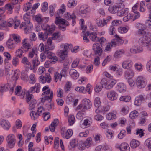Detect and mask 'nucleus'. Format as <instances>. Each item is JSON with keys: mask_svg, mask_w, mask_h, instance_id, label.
<instances>
[{"mask_svg": "<svg viewBox=\"0 0 151 151\" xmlns=\"http://www.w3.org/2000/svg\"><path fill=\"white\" fill-rule=\"evenodd\" d=\"M124 52V51L123 49L117 50L114 54V57L116 58H117L120 56V55L123 54Z\"/></svg>", "mask_w": 151, "mask_h": 151, "instance_id": "nucleus-55", "label": "nucleus"}, {"mask_svg": "<svg viewBox=\"0 0 151 151\" xmlns=\"http://www.w3.org/2000/svg\"><path fill=\"white\" fill-rule=\"evenodd\" d=\"M0 125L5 130H8L10 128L11 125L9 122L4 119L0 120Z\"/></svg>", "mask_w": 151, "mask_h": 151, "instance_id": "nucleus-14", "label": "nucleus"}, {"mask_svg": "<svg viewBox=\"0 0 151 151\" xmlns=\"http://www.w3.org/2000/svg\"><path fill=\"white\" fill-rule=\"evenodd\" d=\"M107 96L109 100L114 101L117 99L118 94L114 91L111 90L107 93Z\"/></svg>", "mask_w": 151, "mask_h": 151, "instance_id": "nucleus-15", "label": "nucleus"}, {"mask_svg": "<svg viewBox=\"0 0 151 151\" xmlns=\"http://www.w3.org/2000/svg\"><path fill=\"white\" fill-rule=\"evenodd\" d=\"M92 122L91 119L90 118L86 119L84 120L83 124L84 125L87 126L88 127H89Z\"/></svg>", "mask_w": 151, "mask_h": 151, "instance_id": "nucleus-57", "label": "nucleus"}, {"mask_svg": "<svg viewBox=\"0 0 151 151\" xmlns=\"http://www.w3.org/2000/svg\"><path fill=\"white\" fill-rule=\"evenodd\" d=\"M13 7V5L11 4H7L5 5V9L8 10L7 13L9 14H10L12 13Z\"/></svg>", "mask_w": 151, "mask_h": 151, "instance_id": "nucleus-36", "label": "nucleus"}, {"mask_svg": "<svg viewBox=\"0 0 151 151\" xmlns=\"http://www.w3.org/2000/svg\"><path fill=\"white\" fill-rule=\"evenodd\" d=\"M101 83L106 89H110L113 86L108 81L107 82L105 78L102 79L101 81Z\"/></svg>", "mask_w": 151, "mask_h": 151, "instance_id": "nucleus-30", "label": "nucleus"}, {"mask_svg": "<svg viewBox=\"0 0 151 151\" xmlns=\"http://www.w3.org/2000/svg\"><path fill=\"white\" fill-rule=\"evenodd\" d=\"M86 115V112L85 111H79L77 113L76 117L78 119H81L83 116Z\"/></svg>", "mask_w": 151, "mask_h": 151, "instance_id": "nucleus-52", "label": "nucleus"}, {"mask_svg": "<svg viewBox=\"0 0 151 151\" xmlns=\"http://www.w3.org/2000/svg\"><path fill=\"white\" fill-rule=\"evenodd\" d=\"M145 100L144 96L141 95L136 97L134 104L137 106L140 105L142 102Z\"/></svg>", "mask_w": 151, "mask_h": 151, "instance_id": "nucleus-22", "label": "nucleus"}, {"mask_svg": "<svg viewBox=\"0 0 151 151\" xmlns=\"http://www.w3.org/2000/svg\"><path fill=\"white\" fill-rule=\"evenodd\" d=\"M135 82L137 87L139 89H142L146 86L147 80L145 77L139 76L137 78Z\"/></svg>", "mask_w": 151, "mask_h": 151, "instance_id": "nucleus-3", "label": "nucleus"}, {"mask_svg": "<svg viewBox=\"0 0 151 151\" xmlns=\"http://www.w3.org/2000/svg\"><path fill=\"white\" fill-rule=\"evenodd\" d=\"M101 104L100 98L99 97H96L94 101V104L95 106L98 108L100 106Z\"/></svg>", "mask_w": 151, "mask_h": 151, "instance_id": "nucleus-60", "label": "nucleus"}, {"mask_svg": "<svg viewBox=\"0 0 151 151\" xmlns=\"http://www.w3.org/2000/svg\"><path fill=\"white\" fill-rule=\"evenodd\" d=\"M65 6L64 4H63L60 8L55 14L56 16L55 20V23L56 25H64L65 24L66 21L64 19L61 18V17L63 13L65 11Z\"/></svg>", "mask_w": 151, "mask_h": 151, "instance_id": "nucleus-1", "label": "nucleus"}, {"mask_svg": "<svg viewBox=\"0 0 151 151\" xmlns=\"http://www.w3.org/2000/svg\"><path fill=\"white\" fill-rule=\"evenodd\" d=\"M15 136L12 134L8 135L6 138V140L9 147L10 148H13L15 144Z\"/></svg>", "mask_w": 151, "mask_h": 151, "instance_id": "nucleus-8", "label": "nucleus"}, {"mask_svg": "<svg viewBox=\"0 0 151 151\" xmlns=\"http://www.w3.org/2000/svg\"><path fill=\"white\" fill-rule=\"evenodd\" d=\"M36 50L35 48H32L29 51L28 54V57L29 58H32L34 56V57H37V55L36 52Z\"/></svg>", "mask_w": 151, "mask_h": 151, "instance_id": "nucleus-41", "label": "nucleus"}, {"mask_svg": "<svg viewBox=\"0 0 151 151\" xmlns=\"http://www.w3.org/2000/svg\"><path fill=\"white\" fill-rule=\"evenodd\" d=\"M115 37L116 39L112 40L111 41L113 45H114V46L116 45H121L124 43V41L117 34L115 35Z\"/></svg>", "mask_w": 151, "mask_h": 151, "instance_id": "nucleus-11", "label": "nucleus"}, {"mask_svg": "<svg viewBox=\"0 0 151 151\" xmlns=\"http://www.w3.org/2000/svg\"><path fill=\"white\" fill-rule=\"evenodd\" d=\"M40 89V85L39 83H36L34 86L31 87L27 93H34L35 92L39 93Z\"/></svg>", "mask_w": 151, "mask_h": 151, "instance_id": "nucleus-17", "label": "nucleus"}, {"mask_svg": "<svg viewBox=\"0 0 151 151\" xmlns=\"http://www.w3.org/2000/svg\"><path fill=\"white\" fill-rule=\"evenodd\" d=\"M27 26L25 28H24L25 32L26 34L29 33L31 31V27L32 26V24L29 22H27Z\"/></svg>", "mask_w": 151, "mask_h": 151, "instance_id": "nucleus-46", "label": "nucleus"}, {"mask_svg": "<svg viewBox=\"0 0 151 151\" xmlns=\"http://www.w3.org/2000/svg\"><path fill=\"white\" fill-rule=\"evenodd\" d=\"M68 121L70 125H72L75 122V119L74 116L71 115L69 116L68 119Z\"/></svg>", "mask_w": 151, "mask_h": 151, "instance_id": "nucleus-62", "label": "nucleus"}, {"mask_svg": "<svg viewBox=\"0 0 151 151\" xmlns=\"http://www.w3.org/2000/svg\"><path fill=\"white\" fill-rule=\"evenodd\" d=\"M6 46L9 49H14L15 47V44L13 42V40L9 39L6 42Z\"/></svg>", "mask_w": 151, "mask_h": 151, "instance_id": "nucleus-32", "label": "nucleus"}, {"mask_svg": "<svg viewBox=\"0 0 151 151\" xmlns=\"http://www.w3.org/2000/svg\"><path fill=\"white\" fill-rule=\"evenodd\" d=\"M61 133L62 136L67 139H68L70 138L73 134V131L71 129H68L66 132L65 127L62 128Z\"/></svg>", "mask_w": 151, "mask_h": 151, "instance_id": "nucleus-5", "label": "nucleus"}, {"mask_svg": "<svg viewBox=\"0 0 151 151\" xmlns=\"http://www.w3.org/2000/svg\"><path fill=\"white\" fill-rule=\"evenodd\" d=\"M135 74L134 70L132 69H129L124 73V76L126 78H131L133 77Z\"/></svg>", "mask_w": 151, "mask_h": 151, "instance_id": "nucleus-19", "label": "nucleus"}, {"mask_svg": "<svg viewBox=\"0 0 151 151\" xmlns=\"http://www.w3.org/2000/svg\"><path fill=\"white\" fill-rule=\"evenodd\" d=\"M63 75L60 73H59L58 72H56L54 74L55 81L56 82H57L58 80L60 81L62 77H63Z\"/></svg>", "mask_w": 151, "mask_h": 151, "instance_id": "nucleus-37", "label": "nucleus"}, {"mask_svg": "<svg viewBox=\"0 0 151 151\" xmlns=\"http://www.w3.org/2000/svg\"><path fill=\"white\" fill-rule=\"evenodd\" d=\"M117 90L120 93H124L126 91L125 85L122 83H119L117 84Z\"/></svg>", "mask_w": 151, "mask_h": 151, "instance_id": "nucleus-26", "label": "nucleus"}, {"mask_svg": "<svg viewBox=\"0 0 151 151\" xmlns=\"http://www.w3.org/2000/svg\"><path fill=\"white\" fill-rule=\"evenodd\" d=\"M123 5L122 3L110 6L108 9L109 11L112 14L117 13L119 10L121 9V6Z\"/></svg>", "mask_w": 151, "mask_h": 151, "instance_id": "nucleus-6", "label": "nucleus"}, {"mask_svg": "<svg viewBox=\"0 0 151 151\" xmlns=\"http://www.w3.org/2000/svg\"><path fill=\"white\" fill-rule=\"evenodd\" d=\"M80 14L82 17H86L89 12V9L86 6H82L80 9Z\"/></svg>", "mask_w": 151, "mask_h": 151, "instance_id": "nucleus-16", "label": "nucleus"}, {"mask_svg": "<svg viewBox=\"0 0 151 151\" xmlns=\"http://www.w3.org/2000/svg\"><path fill=\"white\" fill-rule=\"evenodd\" d=\"M120 146L119 148L121 151H129L130 148L129 145L126 143H122L120 145H116V146Z\"/></svg>", "mask_w": 151, "mask_h": 151, "instance_id": "nucleus-24", "label": "nucleus"}, {"mask_svg": "<svg viewBox=\"0 0 151 151\" xmlns=\"http://www.w3.org/2000/svg\"><path fill=\"white\" fill-rule=\"evenodd\" d=\"M129 11V9L127 8H122L119 10L117 13V15L119 16L125 15L128 14Z\"/></svg>", "mask_w": 151, "mask_h": 151, "instance_id": "nucleus-25", "label": "nucleus"}, {"mask_svg": "<svg viewBox=\"0 0 151 151\" xmlns=\"http://www.w3.org/2000/svg\"><path fill=\"white\" fill-rule=\"evenodd\" d=\"M32 63L33 64V66H30V69L32 70L34 69L35 67L39 65L40 63L38 60L37 57H34L32 60Z\"/></svg>", "mask_w": 151, "mask_h": 151, "instance_id": "nucleus-35", "label": "nucleus"}, {"mask_svg": "<svg viewBox=\"0 0 151 151\" xmlns=\"http://www.w3.org/2000/svg\"><path fill=\"white\" fill-rule=\"evenodd\" d=\"M23 51L21 48L18 49L16 51L15 56H17V57H19L20 58H21L22 56Z\"/></svg>", "mask_w": 151, "mask_h": 151, "instance_id": "nucleus-56", "label": "nucleus"}, {"mask_svg": "<svg viewBox=\"0 0 151 151\" xmlns=\"http://www.w3.org/2000/svg\"><path fill=\"white\" fill-rule=\"evenodd\" d=\"M58 120L57 119H55L54 120L51 125L49 126V129L51 132H53L55 131V127L58 124Z\"/></svg>", "mask_w": 151, "mask_h": 151, "instance_id": "nucleus-23", "label": "nucleus"}, {"mask_svg": "<svg viewBox=\"0 0 151 151\" xmlns=\"http://www.w3.org/2000/svg\"><path fill=\"white\" fill-rule=\"evenodd\" d=\"M36 103L37 101L35 99H32L29 103V110H31L35 108Z\"/></svg>", "mask_w": 151, "mask_h": 151, "instance_id": "nucleus-51", "label": "nucleus"}, {"mask_svg": "<svg viewBox=\"0 0 151 151\" xmlns=\"http://www.w3.org/2000/svg\"><path fill=\"white\" fill-rule=\"evenodd\" d=\"M9 87L8 84H1L0 85V93H3L8 90Z\"/></svg>", "mask_w": 151, "mask_h": 151, "instance_id": "nucleus-40", "label": "nucleus"}, {"mask_svg": "<svg viewBox=\"0 0 151 151\" xmlns=\"http://www.w3.org/2000/svg\"><path fill=\"white\" fill-rule=\"evenodd\" d=\"M69 69L68 64L67 63H65L63 64V67L60 72V73L64 77H65L67 75L66 72Z\"/></svg>", "mask_w": 151, "mask_h": 151, "instance_id": "nucleus-28", "label": "nucleus"}, {"mask_svg": "<svg viewBox=\"0 0 151 151\" xmlns=\"http://www.w3.org/2000/svg\"><path fill=\"white\" fill-rule=\"evenodd\" d=\"M107 119L108 120L115 119L116 118V115L114 113L111 112L108 113L106 115Z\"/></svg>", "mask_w": 151, "mask_h": 151, "instance_id": "nucleus-44", "label": "nucleus"}, {"mask_svg": "<svg viewBox=\"0 0 151 151\" xmlns=\"http://www.w3.org/2000/svg\"><path fill=\"white\" fill-rule=\"evenodd\" d=\"M44 53L46 55L47 58L51 59L52 62H55L57 60V58L55 54L50 51L49 50H45Z\"/></svg>", "mask_w": 151, "mask_h": 151, "instance_id": "nucleus-13", "label": "nucleus"}, {"mask_svg": "<svg viewBox=\"0 0 151 151\" xmlns=\"http://www.w3.org/2000/svg\"><path fill=\"white\" fill-rule=\"evenodd\" d=\"M86 109H90L92 106V103L90 100L86 98L84 99L81 101Z\"/></svg>", "mask_w": 151, "mask_h": 151, "instance_id": "nucleus-18", "label": "nucleus"}, {"mask_svg": "<svg viewBox=\"0 0 151 151\" xmlns=\"http://www.w3.org/2000/svg\"><path fill=\"white\" fill-rule=\"evenodd\" d=\"M65 18L67 20L72 19V25L74 26L76 23V16L74 13H73L71 14L67 12L64 15Z\"/></svg>", "mask_w": 151, "mask_h": 151, "instance_id": "nucleus-12", "label": "nucleus"}, {"mask_svg": "<svg viewBox=\"0 0 151 151\" xmlns=\"http://www.w3.org/2000/svg\"><path fill=\"white\" fill-rule=\"evenodd\" d=\"M19 61V58L17 56H14L13 57L12 59V63L14 66H16L18 65Z\"/></svg>", "mask_w": 151, "mask_h": 151, "instance_id": "nucleus-47", "label": "nucleus"}, {"mask_svg": "<svg viewBox=\"0 0 151 151\" xmlns=\"http://www.w3.org/2000/svg\"><path fill=\"white\" fill-rule=\"evenodd\" d=\"M150 38L146 35H144L140 38L139 40V43L142 47H145L148 43L150 41Z\"/></svg>", "mask_w": 151, "mask_h": 151, "instance_id": "nucleus-7", "label": "nucleus"}, {"mask_svg": "<svg viewBox=\"0 0 151 151\" xmlns=\"http://www.w3.org/2000/svg\"><path fill=\"white\" fill-rule=\"evenodd\" d=\"M78 142L77 139H74L72 140L70 142V145L68 147L69 150H73L77 146Z\"/></svg>", "mask_w": 151, "mask_h": 151, "instance_id": "nucleus-21", "label": "nucleus"}, {"mask_svg": "<svg viewBox=\"0 0 151 151\" xmlns=\"http://www.w3.org/2000/svg\"><path fill=\"white\" fill-rule=\"evenodd\" d=\"M112 17L110 16H108L106 18H103V20L97 18L96 19V23L98 27H103L106 26L107 24L112 20Z\"/></svg>", "mask_w": 151, "mask_h": 151, "instance_id": "nucleus-2", "label": "nucleus"}, {"mask_svg": "<svg viewBox=\"0 0 151 151\" xmlns=\"http://www.w3.org/2000/svg\"><path fill=\"white\" fill-rule=\"evenodd\" d=\"M84 144L86 148H88L91 145L92 139L91 137L88 138Z\"/></svg>", "mask_w": 151, "mask_h": 151, "instance_id": "nucleus-43", "label": "nucleus"}, {"mask_svg": "<svg viewBox=\"0 0 151 151\" xmlns=\"http://www.w3.org/2000/svg\"><path fill=\"white\" fill-rule=\"evenodd\" d=\"M98 41L99 42V43L101 45V47L104 45L107 42L105 38L103 37H101L99 39V40Z\"/></svg>", "mask_w": 151, "mask_h": 151, "instance_id": "nucleus-58", "label": "nucleus"}, {"mask_svg": "<svg viewBox=\"0 0 151 151\" xmlns=\"http://www.w3.org/2000/svg\"><path fill=\"white\" fill-rule=\"evenodd\" d=\"M130 99L131 97L129 96H121L119 99V100L120 101L125 102H129Z\"/></svg>", "mask_w": 151, "mask_h": 151, "instance_id": "nucleus-54", "label": "nucleus"}, {"mask_svg": "<svg viewBox=\"0 0 151 151\" xmlns=\"http://www.w3.org/2000/svg\"><path fill=\"white\" fill-rule=\"evenodd\" d=\"M55 26L54 24H52L51 26L47 25L46 27V30L49 32H51L54 31L55 30Z\"/></svg>", "mask_w": 151, "mask_h": 151, "instance_id": "nucleus-64", "label": "nucleus"}, {"mask_svg": "<svg viewBox=\"0 0 151 151\" xmlns=\"http://www.w3.org/2000/svg\"><path fill=\"white\" fill-rule=\"evenodd\" d=\"M31 48V45L29 43L24 44L21 47V48L23 51L26 52Z\"/></svg>", "mask_w": 151, "mask_h": 151, "instance_id": "nucleus-38", "label": "nucleus"}, {"mask_svg": "<svg viewBox=\"0 0 151 151\" xmlns=\"http://www.w3.org/2000/svg\"><path fill=\"white\" fill-rule=\"evenodd\" d=\"M89 36L92 41L96 42L99 40V37H97V34L95 32H89Z\"/></svg>", "mask_w": 151, "mask_h": 151, "instance_id": "nucleus-33", "label": "nucleus"}, {"mask_svg": "<svg viewBox=\"0 0 151 151\" xmlns=\"http://www.w3.org/2000/svg\"><path fill=\"white\" fill-rule=\"evenodd\" d=\"M128 30L127 27H120L118 29V31L121 34L125 33Z\"/></svg>", "mask_w": 151, "mask_h": 151, "instance_id": "nucleus-59", "label": "nucleus"}, {"mask_svg": "<svg viewBox=\"0 0 151 151\" xmlns=\"http://www.w3.org/2000/svg\"><path fill=\"white\" fill-rule=\"evenodd\" d=\"M72 83L68 81L66 82L64 87L65 93H67L70 90L72 87Z\"/></svg>", "mask_w": 151, "mask_h": 151, "instance_id": "nucleus-34", "label": "nucleus"}, {"mask_svg": "<svg viewBox=\"0 0 151 151\" xmlns=\"http://www.w3.org/2000/svg\"><path fill=\"white\" fill-rule=\"evenodd\" d=\"M22 63L24 65H28L29 66H31L30 64V63L28 60L27 57H23L22 60Z\"/></svg>", "mask_w": 151, "mask_h": 151, "instance_id": "nucleus-63", "label": "nucleus"}, {"mask_svg": "<svg viewBox=\"0 0 151 151\" xmlns=\"http://www.w3.org/2000/svg\"><path fill=\"white\" fill-rule=\"evenodd\" d=\"M77 146L78 149L80 150H84L86 148L84 144V142L82 141H80L78 142Z\"/></svg>", "mask_w": 151, "mask_h": 151, "instance_id": "nucleus-49", "label": "nucleus"}, {"mask_svg": "<svg viewBox=\"0 0 151 151\" xmlns=\"http://www.w3.org/2000/svg\"><path fill=\"white\" fill-rule=\"evenodd\" d=\"M92 49L94 51L95 55L101 56L103 53L102 49L98 43H96L93 45Z\"/></svg>", "mask_w": 151, "mask_h": 151, "instance_id": "nucleus-9", "label": "nucleus"}, {"mask_svg": "<svg viewBox=\"0 0 151 151\" xmlns=\"http://www.w3.org/2000/svg\"><path fill=\"white\" fill-rule=\"evenodd\" d=\"M139 113L136 110L132 111L130 114L129 116L130 118L133 119L137 117L139 115Z\"/></svg>", "mask_w": 151, "mask_h": 151, "instance_id": "nucleus-42", "label": "nucleus"}, {"mask_svg": "<svg viewBox=\"0 0 151 151\" xmlns=\"http://www.w3.org/2000/svg\"><path fill=\"white\" fill-rule=\"evenodd\" d=\"M136 27L139 30H144L146 29V27L145 24L139 23L136 24Z\"/></svg>", "mask_w": 151, "mask_h": 151, "instance_id": "nucleus-53", "label": "nucleus"}, {"mask_svg": "<svg viewBox=\"0 0 151 151\" xmlns=\"http://www.w3.org/2000/svg\"><path fill=\"white\" fill-rule=\"evenodd\" d=\"M133 64L132 61L130 60H127L123 61L122 64V67L124 69H128L131 68Z\"/></svg>", "mask_w": 151, "mask_h": 151, "instance_id": "nucleus-20", "label": "nucleus"}, {"mask_svg": "<svg viewBox=\"0 0 151 151\" xmlns=\"http://www.w3.org/2000/svg\"><path fill=\"white\" fill-rule=\"evenodd\" d=\"M138 4H136L132 8V10L134 14V19H136L140 17L139 13L137 11V8L138 7Z\"/></svg>", "mask_w": 151, "mask_h": 151, "instance_id": "nucleus-31", "label": "nucleus"}, {"mask_svg": "<svg viewBox=\"0 0 151 151\" xmlns=\"http://www.w3.org/2000/svg\"><path fill=\"white\" fill-rule=\"evenodd\" d=\"M42 96L43 97L41 99L42 102H44L45 100H50L51 101L53 97V92L50 89L44 91L42 94Z\"/></svg>", "mask_w": 151, "mask_h": 151, "instance_id": "nucleus-4", "label": "nucleus"}, {"mask_svg": "<svg viewBox=\"0 0 151 151\" xmlns=\"http://www.w3.org/2000/svg\"><path fill=\"white\" fill-rule=\"evenodd\" d=\"M143 65L140 63H137L135 65V69L139 71H141L143 70Z\"/></svg>", "mask_w": 151, "mask_h": 151, "instance_id": "nucleus-48", "label": "nucleus"}, {"mask_svg": "<svg viewBox=\"0 0 151 151\" xmlns=\"http://www.w3.org/2000/svg\"><path fill=\"white\" fill-rule=\"evenodd\" d=\"M48 33L45 32L44 33L42 32H39L38 33L39 39L40 40L45 41L48 37Z\"/></svg>", "mask_w": 151, "mask_h": 151, "instance_id": "nucleus-29", "label": "nucleus"}, {"mask_svg": "<svg viewBox=\"0 0 151 151\" xmlns=\"http://www.w3.org/2000/svg\"><path fill=\"white\" fill-rule=\"evenodd\" d=\"M30 116L32 119L35 120L38 118L39 114L37 112L32 111L30 113Z\"/></svg>", "mask_w": 151, "mask_h": 151, "instance_id": "nucleus-45", "label": "nucleus"}, {"mask_svg": "<svg viewBox=\"0 0 151 151\" xmlns=\"http://www.w3.org/2000/svg\"><path fill=\"white\" fill-rule=\"evenodd\" d=\"M140 142L135 139L132 140L130 142V146L133 148H135L140 145Z\"/></svg>", "mask_w": 151, "mask_h": 151, "instance_id": "nucleus-39", "label": "nucleus"}, {"mask_svg": "<svg viewBox=\"0 0 151 151\" xmlns=\"http://www.w3.org/2000/svg\"><path fill=\"white\" fill-rule=\"evenodd\" d=\"M103 87V85L101 84V82L100 84H97L96 85V88H95V91L97 93L101 91Z\"/></svg>", "mask_w": 151, "mask_h": 151, "instance_id": "nucleus-61", "label": "nucleus"}, {"mask_svg": "<svg viewBox=\"0 0 151 151\" xmlns=\"http://www.w3.org/2000/svg\"><path fill=\"white\" fill-rule=\"evenodd\" d=\"M4 55L6 58L4 60V62L5 63H8L9 61L12 58L10 54L7 52H5L4 53Z\"/></svg>", "mask_w": 151, "mask_h": 151, "instance_id": "nucleus-50", "label": "nucleus"}, {"mask_svg": "<svg viewBox=\"0 0 151 151\" xmlns=\"http://www.w3.org/2000/svg\"><path fill=\"white\" fill-rule=\"evenodd\" d=\"M69 74L72 78L74 79L78 78L79 76V73L76 70L71 69L69 71Z\"/></svg>", "mask_w": 151, "mask_h": 151, "instance_id": "nucleus-27", "label": "nucleus"}, {"mask_svg": "<svg viewBox=\"0 0 151 151\" xmlns=\"http://www.w3.org/2000/svg\"><path fill=\"white\" fill-rule=\"evenodd\" d=\"M39 78L40 81L42 83H45L46 82L50 83L51 81V78L49 73H46L44 76H41Z\"/></svg>", "mask_w": 151, "mask_h": 151, "instance_id": "nucleus-10", "label": "nucleus"}]
</instances>
